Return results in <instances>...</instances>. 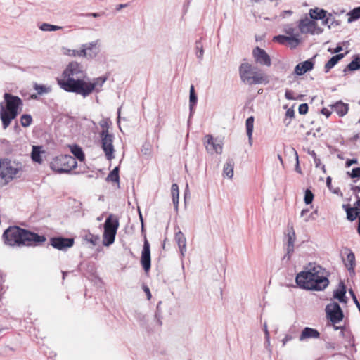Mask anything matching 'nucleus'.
Wrapping results in <instances>:
<instances>
[{
    "label": "nucleus",
    "instance_id": "f257e3e1",
    "mask_svg": "<svg viewBox=\"0 0 360 360\" xmlns=\"http://www.w3.org/2000/svg\"><path fill=\"white\" fill-rule=\"evenodd\" d=\"M328 271L320 265L309 264L307 270L297 274L296 283L303 289L321 291L329 285Z\"/></svg>",
    "mask_w": 360,
    "mask_h": 360
},
{
    "label": "nucleus",
    "instance_id": "f03ea898",
    "mask_svg": "<svg viewBox=\"0 0 360 360\" xmlns=\"http://www.w3.org/2000/svg\"><path fill=\"white\" fill-rule=\"evenodd\" d=\"M62 77L61 79H58L60 87L65 91L78 94L82 86L84 85L86 73L81 64L72 62L65 69Z\"/></svg>",
    "mask_w": 360,
    "mask_h": 360
},
{
    "label": "nucleus",
    "instance_id": "7ed1b4c3",
    "mask_svg": "<svg viewBox=\"0 0 360 360\" xmlns=\"http://www.w3.org/2000/svg\"><path fill=\"white\" fill-rule=\"evenodd\" d=\"M3 238H4L6 244L11 246H30L46 240L44 236L38 235L37 233L18 226L7 229L3 234Z\"/></svg>",
    "mask_w": 360,
    "mask_h": 360
},
{
    "label": "nucleus",
    "instance_id": "20e7f679",
    "mask_svg": "<svg viewBox=\"0 0 360 360\" xmlns=\"http://www.w3.org/2000/svg\"><path fill=\"white\" fill-rule=\"evenodd\" d=\"M4 103H0V118L2 122L3 128L6 129L11 121L14 120L22 109L23 103L18 96L9 93L4 94Z\"/></svg>",
    "mask_w": 360,
    "mask_h": 360
},
{
    "label": "nucleus",
    "instance_id": "39448f33",
    "mask_svg": "<svg viewBox=\"0 0 360 360\" xmlns=\"http://www.w3.org/2000/svg\"><path fill=\"white\" fill-rule=\"evenodd\" d=\"M239 75L241 81L248 85L267 84L268 77L252 65L244 63L239 67Z\"/></svg>",
    "mask_w": 360,
    "mask_h": 360
},
{
    "label": "nucleus",
    "instance_id": "423d86ee",
    "mask_svg": "<svg viewBox=\"0 0 360 360\" xmlns=\"http://www.w3.org/2000/svg\"><path fill=\"white\" fill-rule=\"evenodd\" d=\"M326 312L327 317L330 320L331 323H328L325 328V331L339 330V336H345V329L341 326H335V324L341 321L343 319L342 310L337 302H331L326 305Z\"/></svg>",
    "mask_w": 360,
    "mask_h": 360
},
{
    "label": "nucleus",
    "instance_id": "0eeeda50",
    "mask_svg": "<svg viewBox=\"0 0 360 360\" xmlns=\"http://www.w3.org/2000/svg\"><path fill=\"white\" fill-rule=\"evenodd\" d=\"M21 165L8 159H0V187L19 176Z\"/></svg>",
    "mask_w": 360,
    "mask_h": 360
},
{
    "label": "nucleus",
    "instance_id": "6e6552de",
    "mask_svg": "<svg viewBox=\"0 0 360 360\" xmlns=\"http://www.w3.org/2000/svg\"><path fill=\"white\" fill-rule=\"evenodd\" d=\"M77 165L75 158L70 155L57 156L52 160L50 164L51 169L60 174L68 173L75 168Z\"/></svg>",
    "mask_w": 360,
    "mask_h": 360
},
{
    "label": "nucleus",
    "instance_id": "1a4fd4ad",
    "mask_svg": "<svg viewBox=\"0 0 360 360\" xmlns=\"http://www.w3.org/2000/svg\"><path fill=\"white\" fill-rule=\"evenodd\" d=\"M119 225L118 218L113 214H110L106 218L104 223V232L103 236V245L109 246L115 242Z\"/></svg>",
    "mask_w": 360,
    "mask_h": 360
},
{
    "label": "nucleus",
    "instance_id": "9d476101",
    "mask_svg": "<svg viewBox=\"0 0 360 360\" xmlns=\"http://www.w3.org/2000/svg\"><path fill=\"white\" fill-rule=\"evenodd\" d=\"M107 79V77L102 76L93 79L92 82H87L85 80L84 85L82 86L78 94L85 98L89 96L93 91L99 93L101 91L102 87Z\"/></svg>",
    "mask_w": 360,
    "mask_h": 360
},
{
    "label": "nucleus",
    "instance_id": "9b49d317",
    "mask_svg": "<svg viewBox=\"0 0 360 360\" xmlns=\"http://www.w3.org/2000/svg\"><path fill=\"white\" fill-rule=\"evenodd\" d=\"M100 137L101 139V148L104 151L105 155L108 160L115 158V149L113 146L114 136L109 131H101Z\"/></svg>",
    "mask_w": 360,
    "mask_h": 360
},
{
    "label": "nucleus",
    "instance_id": "f8f14e48",
    "mask_svg": "<svg viewBox=\"0 0 360 360\" xmlns=\"http://www.w3.org/2000/svg\"><path fill=\"white\" fill-rule=\"evenodd\" d=\"M203 144L207 152L211 155L221 154L222 153L223 141L219 137L214 138L212 135L207 134L203 139Z\"/></svg>",
    "mask_w": 360,
    "mask_h": 360
},
{
    "label": "nucleus",
    "instance_id": "ddd939ff",
    "mask_svg": "<svg viewBox=\"0 0 360 360\" xmlns=\"http://www.w3.org/2000/svg\"><path fill=\"white\" fill-rule=\"evenodd\" d=\"M298 28L302 34H319L323 32L317 22L305 17L301 19L298 23Z\"/></svg>",
    "mask_w": 360,
    "mask_h": 360
},
{
    "label": "nucleus",
    "instance_id": "4468645a",
    "mask_svg": "<svg viewBox=\"0 0 360 360\" xmlns=\"http://www.w3.org/2000/svg\"><path fill=\"white\" fill-rule=\"evenodd\" d=\"M286 234V254L283 256V259L289 261L290 259L291 254L294 252V245L296 240L295 232L294 231L293 225L292 223H288Z\"/></svg>",
    "mask_w": 360,
    "mask_h": 360
},
{
    "label": "nucleus",
    "instance_id": "2eb2a0df",
    "mask_svg": "<svg viewBox=\"0 0 360 360\" xmlns=\"http://www.w3.org/2000/svg\"><path fill=\"white\" fill-rule=\"evenodd\" d=\"M252 56L255 62L260 65L269 67L271 65L270 56L264 49L258 46L253 49Z\"/></svg>",
    "mask_w": 360,
    "mask_h": 360
},
{
    "label": "nucleus",
    "instance_id": "dca6fc26",
    "mask_svg": "<svg viewBox=\"0 0 360 360\" xmlns=\"http://www.w3.org/2000/svg\"><path fill=\"white\" fill-rule=\"evenodd\" d=\"M141 264L146 272L148 271L151 266L150 243L146 237L141 252Z\"/></svg>",
    "mask_w": 360,
    "mask_h": 360
},
{
    "label": "nucleus",
    "instance_id": "f3484780",
    "mask_svg": "<svg viewBox=\"0 0 360 360\" xmlns=\"http://www.w3.org/2000/svg\"><path fill=\"white\" fill-rule=\"evenodd\" d=\"M51 245L59 250H65L74 245V239L71 238L55 237L50 240Z\"/></svg>",
    "mask_w": 360,
    "mask_h": 360
},
{
    "label": "nucleus",
    "instance_id": "a211bd4d",
    "mask_svg": "<svg viewBox=\"0 0 360 360\" xmlns=\"http://www.w3.org/2000/svg\"><path fill=\"white\" fill-rule=\"evenodd\" d=\"M314 68V63L311 60H307L304 62L298 63L294 70V74L297 76H301L307 72L311 70Z\"/></svg>",
    "mask_w": 360,
    "mask_h": 360
},
{
    "label": "nucleus",
    "instance_id": "6ab92c4d",
    "mask_svg": "<svg viewBox=\"0 0 360 360\" xmlns=\"http://www.w3.org/2000/svg\"><path fill=\"white\" fill-rule=\"evenodd\" d=\"M98 41H95L82 45L83 49H86L85 58H93L98 53Z\"/></svg>",
    "mask_w": 360,
    "mask_h": 360
},
{
    "label": "nucleus",
    "instance_id": "aec40b11",
    "mask_svg": "<svg viewBox=\"0 0 360 360\" xmlns=\"http://www.w3.org/2000/svg\"><path fill=\"white\" fill-rule=\"evenodd\" d=\"M346 294V287L342 282H340L338 288L334 290L333 297L334 298L338 300L342 303H347V298L345 295Z\"/></svg>",
    "mask_w": 360,
    "mask_h": 360
},
{
    "label": "nucleus",
    "instance_id": "412c9836",
    "mask_svg": "<svg viewBox=\"0 0 360 360\" xmlns=\"http://www.w3.org/2000/svg\"><path fill=\"white\" fill-rule=\"evenodd\" d=\"M175 240L178 244L181 256L184 257L186 252V239L181 231L175 234Z\"/></svg>",
    "mask_w": 360,
    "mask_h": 360
},
{
    "label": "nucleus",
    "instance_id": "4be33fe9",
    "mask_svg": "<svg viewBox=\"0 0 360 360\" xmlns=\"http://www.w3.org/2000/svg\"><path fill=\"white\" fill-rule=\"evenodd\" d=\"M331 108L340 117L345 115L349 110L348 105L342 101L336 102L334 105H331Z\"/></svg>",
    "mask_w": 360,
    "mask_h": 360
},
{
    "label": "nucleus",
    "instance_id": "5701e85b",
    "mask_svg": "<svg viewBox=\"0 0 360 360\" xmlns=\"http://www.w3.org/2000/svg\"><path fill=\"white\" fill-rule=\"evenodd\" d=\"M342 207L347 213V219L351 221L355 220L360 213L359 209L351 207L349 205H343Z\"/></svg>",
    "mask_w": 360,
    "mask_h": 360
},
{
    "label": "nucleus",
    "instance_id": "b1692460",
    "mask_svg": "<svg viewBox=\"0 0 360 360\" xmlns=\"http://www.w3.org/2000/svg\"><path fill=\"white\" fill-rule=\"evenodd\" d=\"M234 161L233 159H228L224 165L223 175L229 179H232L233 176Z\"/></svg>",
    "mask_w": 360,
    "mask_h": 360
},
{
    "label": "nucleus",
    "instance_id": "393cba45",
    "mask_svg": "<svg viewBox=\"0 0 360 360\" xmlns=\"http://www.w3.org/2000/svg\"><path fill=\"white\" fill-rule=\"evenodd\" d=\"M327 11L323 8H312L309 11V15L312 20H321L326 17Z\"/></svg>",
    "mask_w": 360,
    "mask_h": 360
},
{
    "label": "nucleus",
    "instance_id": "a878e982",
    "mask_svg": "<svg viewBox=\"0 0 360 360\" xmlns=\"http://www.w3.org/2000/svg\"><path fill=\"white\" fill-rule=\"evenodd\" d=\"M344 58L343 53L336 54L333 56L324 66L325 70L328 72L331 68H333L342 58Z\"/></svg>",
    "mask_w": 360,
    "mask_h": 360
},
{
    "label": "nucleus",
    "instance_id": "bb28decb",
    "mask_svg": "<svg viewBox=\"0 0 360 360\" xmlns=\"http://www.w3.org/2000/svg\"><path fill=\"white\" fill-rule=\"evenodd\" d=\"M246 133L248 136L249 143L252 145V136L254 129V117L252 116L249 117L245 122Z\"/></svg>",
    "mask_w": 360,
    "mask_h": 360
},
{
    "label": "nucleus",
    "instance_id": "cd10ccee",
    "mask_svg": "<svg viewBox=\"0 0 360 360\" xmlns=\"http://www.w3.org/2000/svg\"><path fill=\"white\" fill-rule=\"evenodd\" d=\"M319 336L320 333L317 330L309 327H305L302 331L300 338H319Z\"/></svg>",
    "mask_w": 360,
    "mask_h": 360
},
{
    "label": "nucleus",
    "instance_id": "c85d7f7f",
    "mask_svg": "<svg viewBox=\"0 0 360 360\" xmlns=\"http://www.w3.org/2000/svg\"><path fill=\"white\" fill-rule=\"evenodd\" d=\"M355 264V255L352 252H349L347 256L345 266L349 272L354 273Z\"/></svg>",
    "mask_w": 360,
    "mask_h": 360
},
{
    "label": "nucleus",
    "instance_id": "c756f323",
    "mask_svg": "<svg viewBox=\"0 0 360 360\" xmlns=\"http://www.w3.org/2000/svg\"><path fill=\"white\" fill-rule=\"evenodd\" d=\"M162 304V301L158 302L156 307V311L155 313V321L158 326H161L162 325V310L161 308V304Z\"/></svg>",
    "mask_w": 360,
    "mask_h": 360
},
{
    "label": "nucleus",
    "instance_id": "7c9ffc66",
    "mask_svg": "<svg viewBox=\"0 0 360 360\" xmlns=\"http://www.w3.org/2000/svg\"><path fill=\"white\" fill-rule=\"evenodd\" d=\"M71 152L79 161L84 160L85 155L81 147L74 145L71 147Z\"/></svg>",
    "mask_w": 360,
    "mask_h": 360
},
{
    "label": "nucleus",
    "instance_id": "2f4dec72",
    "mask_svg": "<svg viewBox=\"0 0 360 360\" xmlns=\"http://www.w3.org/2000/svg\"><path fill=\"white\" fill-rule=\"evenodd\" d=\"M348 22H352L354 21L357 20L360 18V6L354 8V9L351 10L348 13Z\"/></svg>",
    "mask_w": 360,
    "mask_h": 360
},
{
    "label": "nucleus",
    "instance_id": "473e14b6",
    "mask_svg": "<svg viewBox=\"0 0 360 360\" xmlns=\"http://www.w3.org/2000/svg\"><path fill=\"white\" fill-rule=\"evenodd\" d=\"M198 101V97L196 94L195 93L194 86L191 85L190 88V95H189V108L191 114L193 112V107L196 104Z\"/></svg>",
    "mask_w": 360,
    "mask_h": 360
},
{
    "label": "nucleus",
    "instance_id": "72a5a7b5",
    "mask_svg": "<svg viewBox=\"0 0 360 360\" xmlns=\"http://www.w3.org/2000/svg\"><path fill=\"white\" fill-rule=\"evenodd\" d=\"M40 30L44 32H51L62 30V27L54 25H51L46 22L42 23L40 27Z\"/></svg>",
    "mask_w": 360,
    "mask_h": 360
},
{
    "label": "nucleus",
    "instance_id": "f704fd0d",
    "mask_svg": "<svg viewBox=\"0 0 360 360\" xmlns=\"http://www.w3.org/2000/svg\"><path fill=\"white\" fill-rule=\"evenodd\" d=\"M350 71H354L360 69V56H356L347 65Z\"/></svg>",
    "mask_w": 360,
    "mask_h": 360
},
{
    "label": "nucleus",
    "instance_id": "c9c22d12",
    "mask_svg": "<svg viewBox=\"0 0 360 360\" xmlns=\"http://www.w3.org/2000/svg\"><path fill=\"white\" fill-rule=\"evenodd\" d=\"M86 49L82 47L81 50L68 49L66 54L70 56L85 57L86 56Z\"/></svg>",
    "mask_w": 360,
    "mask_h": 360
},
{
    "label": "nucleus",
    "instance_id": "e433bc0d",
    "mask_svg": "<svg viewBox=\"0 0 360 360\" xmlns=\"http://www.w3.org/2000/svg\"><path fill=\"white\" fill-rule=\"evenodd\" d=\"M287 152L289 154L292 155L295 157V159L296 160L295 171L301 174L302 171H301V169H300V165H299V158H298V155H297V151L295 150V149L294 148L290 147L288 149Z\"/></svg>",
    "mask_w": 360,
    "mask_h": 360
},
{
    "label": "nucleus",
    "instance_id": "4c0bfd02",
    "mask_svg": "<svg viewBox=\"0 0 360 360\" xmlns=\"http://www.w3.org/2000/svg\"><path fill=\"white\" fill-rule=\"evenodd\" d=\"M31 157L34 162L41 163V158L40 156V150L39 147L33 146Z\"/></svg>",
    "mask_w": 360,
    "mask_h": 360
},
{
    "label": "nucleus",
    "instance_id": "58836bf2",
    "mask_svg": "<svg viewBox=\"0 0 360 360\" xmlns=\"http://www.w3.org/2000/svg\"><path fill=\"white\" fill-rule=\"evenodd\" d=\"M108 179L112 182H118L120 177H119V167H115L112 172H110V174L108 176Z\"/></svg>",
    "mask_w": 360,
    "mask_h": 360
},
{
    "label": "nucleus",
    "instance_id": "ea45409f",
    "mask_svg": "<svg viewBox=\"0 0 360 360\" xmlns=\"http://www.w3.org/2000/svg\"><path fill=\"white\" fill-rule=\"evenodd\" d=\"M32 122V117L30 115L24 114L20 117V124L24 127H29Z\"/></svg>",
    "mask_w": 360,
    "mask_h": 360
},
{
    "label": "nucleus",
    "instance_id": "a19ab883",
    "mask_svg": "<svg viewBox=\"0 0 360 360\" xmlns=\"http://www.w3.org/2000/svg\"><path fill=\"white\" fill-rule=\"evenodd\" d=\"M291 48L297 47L300 43V39L299 34H296L293 36H290L289 41H288Z\"/></svg>",
    "mask_w": 360,
    "mask_h": 360
},
{
    "label": "nucleus",
    "instance_id": "79ce46f5",
    "mask_svg": "<svg viewBox=\"0 0 360 360\" xmlns=\"http://www.w3.org/2000/svg\"><path fill=\"white\" fill-rule=\"evenodd\" d=\"M284 32L288 35V36H293L296 34H298L297 32H296V28L292 25V24H287L284 26Z\"/></svg>",
    "mask_w": 360,
    "mask_h": 360
},
{
    "label": "nucleus",
    "instance_id": "37998d69",
    "mask_svg": "<svg viewBox=\"0 0 360 360\" xmlns=\"http://www.w3.org/2000/svg\"><path fill=\"white\" fill-rule=\"evenodd\" d=\"M195 46H196V50H197V52H196L197 58L201 60H202L203 53H204L202 45L201 44V42L200 41H197L195 43Z\"/></svg>",
    "mask_w": 360,
    "mask_h": 360
},
{
    "label": "nucleus",
    "instance_id": "c03bdc74",
    "mask_svg": "<svg viewBox=\"0 0 360 360\" xmlns=\"http://www.w3.org/2000/svg\"><path fill=\"white\" fill-rule=\"evenodd\" d=\"M313 200H314L313 193L309 189H307L304 192V202L307 205H309L312 202Z\"/></svg>",
    "mask_w": 360,
    "mask_h": 360
},
{
    "label": "nucleus",
    "instance_id": "a18cd8bd",
    "mask_svg": "<svg viewBox=\"0 0 360 360\" xmlns=\"http://www.w3.org/2000/svg\"><path fill=\"white\" fill-rule=\"evenodd\" d=\"M14 348L9 344L0 342V354H6L9 351H13Z\"/></svg>",
    "mask_w": 360,
    "mask_h": 360
},
{
    "label": "nucleus",
    "instance_id": "49530a36",
    "mask_svg": "<svg viewBox=\"0 0 360 360\" xmlns=\"http://www.w3.org/2000/svg\"><path fill=\"white\" fill-rule=\"evenodd\" d=\"M34 89L37 91L38 94H43L50 91V88L44 85L35 84Z\"/></svg>",
    "mask_w": 360,
    "mask_h": 360
},
{
    "label": "nucleus",
    "instance_id": "de8ad7c7",
    "mask_svg": "<svg viewBox=\"0 0 360 360\" xmlns=\"http://www.w3.org/2000/svg\"><path fill=\"white\" fill-rule=\"evenodd\" d=\"M85 239L89 243L92 244L93 245H96L99 240V237L98 236L88 234L86 236Z\"/></svg>",
    "mask_w": 360,
    "mask_h": 360
},
{
    "label": "nucleus",
    "instance_id": "09e8293b",
    "mask_svg": "<svg viewBox=\"0 0 360 360\" xmlns=\"http://www.w3.org/2000/svg\"><path fill=\"white\" fill-rule=\"evenodd\" d=\"M99 125L102 128V131H108V129L110 127V120L108 119H106V118H103L99 122Z\"/></svg>",
    "mask_w": 360,
    "mask_h": 360
},
{
    "label": "nucleus",
    "instance_id": "8fccbe9b",
    "mask_svg": "<svg viewBox=\"0 0 360 360\" xmlns=\"http://www.w3.org/2000/svg\"><path fill=\"white\" fill-rule=\"evenodd\" d=\"M330 18L333 19V15L331 13H327L326 17L322 20V25H328V28L333 26V22H330Z\"/></svg>",
    "mask_w": 360,
    "mask_h": 360
},
{
    "label": "nucleus",
    "instance_id": "3c124183",
    "mask_svg": "<svg viewBox=\"0 0 360 360\" xmlns=\"http://www.w3.org/2000/svg\"><path fill=\"white\" fill-rule=\"evenodd\" d=\"M290 36L285 35H278L274 37V40L277 41L280 44H285L286 41H289Z\"/></svg>",
    "mask_w": 360,
    "mask_h": 360
},
{
    "label": "nucleus",
    "instance_id": "603ef678",
    "mask_svg": "<svg viewBox=\"0 0 360 360\" xmlns=\"http://www.w3.org/2000/svg\"><path fill=\"white\" fill-rule=\"evenodd\" d=\"M348 174L351 178H359L360 167L353 168L351 172H348Z\"/></svg>",
    "mask_w": 360,
    "mask_h": 360
},
{
    "label": "nucleus",
    "instance_id": "864d4df0",
    "mask_svg": "<svg viewBox=\"0 0 360 360\" xmlns=\"http://www.w3.org/2000/svg\"><path fill=\"white\" fill-rule=\"evenodd\" d=\"M171 193L172 198L179 197V186L176 184H173L171 187Z\"/></svg>",
    "mask_w": 360,
    "mask_h": 360
},
{
    "label": "nucleus",
    "instance_id": "5fc2aeb1",
    "mask_svg": "<svg viewBox=\"0 0 360 360\" xmlns=\"http://www.w3.org/2000/svg\"><path fill=\"white\" fill-rule=\"evenodd\" d=\"M308 105L307 103H302L298 108V111L300 115H305L308 111Z\"/></svg>",
    "mask_w": 360,
    "mask_h": 360
},
{
    "label": "nucleus",
    "instance_id": "6e6d98bb",
    "mask_svg": "<svg viewBox=\"0 0 360 360\" xmlns=\"http://www.w3.org/2000/svg\"><path fill=\"white\" fill-rule=\"evenodd\" d=\"M150 145L148 143H145L142 146L141 152L144 155H150Z\"/></svg>",
    "mask_w": 360,
    "mask_h": 360
},
{
    "label": "nucleus",
    "instance_id": "4d7b16f0",
    "mask_svg": "<svg viewBox=\"0 0 360 360\" xmlns=\"http://www.w3.org/2000/svg\"><path fill=\"white\" fill-rule=\"evenodd\" d=\"M349 292L351 295V296H352V299L354 300V302L355 303V304L356 305L358 309L360 311V304H359V301L357 300V298H356L354 291L352 289H349Z\"/></svg>",
    "mask_w": 360,
    "mask_h": 360
},
{
    "label": "nucleus",
    "instance_id": "13d9d810",
    "mask_svg": "<svg viewBox=\"0 0 360 360\" xmlns=\"http://www.w3.org/2000/svg\"><path fill=\"white\" fill-rule=\"evenodd\" d=\"M285 97L288 100H295V98L293 96L292 92L290 90L285 91Z\"/></svg>",
    "mask_w": 360,
    "mask_h": 360
},
{
    "label": "nucleus",
    "instance_id": "bf43d9fd",
    "mask_svg": "<svg viewBox=\"0 0 360 360\" xmlns=\"http://www.w3.org/2000/svg\"><path fill=\"white\" fill-rule=\"evenodd\" d=\"M309 212L308 209H304L301 212V217L304 218L305 221H308L309 220V216H307V214Z\"/></svg>",
    "mask_w": 360,
    "mask_h": 360
},
{
    "label": "nucleus",
    "instance_id": "052dcab7",
    "mask_svg": "<svg viewBox=\"0 0 360 360\" xmlns=\"http://www.w3.org/2000/svg\"><path fill=\"white\" fill-rule=\"evenodd\" d=\"M358 162V160L356 158H354V159H348L347 161H346V167H349L352 165L353 164H356Z\"/></svg>",
    "mask_w": 360,
    "mask_h": 360
},
{
    "label": "nucleus",
    "instance_id": "680f3d73",
    "mask_svg": "<svg viewBox=\"0 0 360 360\" xmlns=\"http://www.w3.org/2000/svg\"><path fill=\"white\" fill-rule=\"evenodd\" d=\"M143 291L146 292V296H147V299L149 300H150L151 298V293H150V289L148 286L146 285H143Z\"/></svg>",
    "mask_w": 360,
    "mask_h": 360
},
{
    "label": "nucleus",
    "instance_id": "e2e57ef3",
    "mask_svg": "<svg viewBox=\"0 0 360 360\" xmlns=\"http://www.w3.org/2000/svg\"><path fill=\"white\" fill-rule=\"evenodd\" d=\"M311 155L314 156V163H315L316 167H319V165H321L320 159L317 158L316 157V154H315V153L314 151L311 153Z\"/></svg>",
    "mask_w": 360,
    "mask_h": 360
},
{
    "label": "nucleus",
    "instance_id": "0e129e2a",
    "mask_svg": "<svg viewBox=\"0 0 360 360\" xmlns=\"http://www.w3.org/2000/svg\"><path fill=\"white\" fill-rule=\"evenodd\" d=\"M172 201L174 204V207L176 211L178 210V205H179V197L172 198Z\"/></svg>",
    "mask_w": 360,
    "mask_h": 360
},
{
    "label": "nucleus",
    "instance_id": "69168bd1",
    "mask_svg": "<svg viewBox=\"0 0 360 360\" xmlns=\"http://www.w3.org/2000/svg\"><path fill=\"white\" fill-rule=\"evenodd\" d=\"M82 15L86 16V17L91 16L94 18H98L101 15V14L98 13H86V14H82Z\"/></svg>",
    "mask_w": 360,
    "mask_h": 360
},
{
    "label": "nucleus",
    "instance_id": "338daca9",
    "mask_svg": "<svg viewBox=\"0 0 360 360\" xmlns=\"http://www.w3.org/2000/svg\"><path fill=\"white\" fill-rule=\"evenodd\" d=\"M321 113H322L323 115H326V117H328L330 115L331 112H330L328 109H327V108H323L321 110Z\"/></svg>",
    "mask_w": 360,
    "mask_h": 360
},
{
    "label": "nucleus",
    "instance_id": "774afa93",
    "mask_svg": "<svg viewBox=\"0 0 360 360\" xmlns=\"http://www.w3.org/2000/svg\"><path fill=\"white\" fill-rule=\"evenodd\" d=\"M294 110L292 109H288L287 111H286V116L287 117H289L290 118L293 117H294Z\"/></svg>",
    "mask_w": 360,
    "mask_h": 360
}]
</instances>
